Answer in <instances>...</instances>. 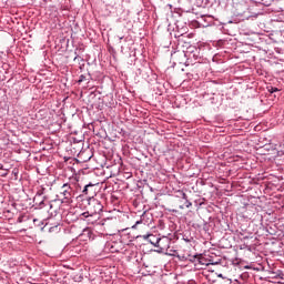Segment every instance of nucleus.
I'll use <instances>...</instances> for the list:
<instances>
[{
    "mask_svg": "<svg viewBox=\"0 0 284 284\" xmlns=\"http://www.w3.org/2000/svg\"><path fill=\"white\" fill-rule=\"evenodd\" d=\"M144 241H149L151 245H154V247H159L160 250H163V246L161 245V237H158L155 235L149 234L143 235Z\"/></svg>",
    "mask_w": 284,
    "mask_h": 284,
    "instance_id": "obj_1",
    "label": "nucleus"
},
{
    "mask_svg": "<svg viewBox=\"0 0 284 284\" xmlns=\"http://www.w3.org/2000/svg\"><path fill=\"white\" fill-rule=\"evenodd\" d=\"M60 194L63 195V199H70V196H72V186L68 183L63 184Z\"/></svg>",
    "mask_w": 284,
    "mask_h": 284,
    "instance_id": "obj_2",
    "label": "nucleus"
},
{
    "mask_svg": "<svg viewBox=\"0 0 284 284\" xmlns=\"http://www.w3.org/2000/svg\"><path fill=\"white\" fill-rule=\"evenodd\" d=\"M10 170L3 168V164H0V176H8Z\"/></svg>",
    "mask_w": 284,
    "mask_h": 284,
    "instance_id": "obj_3",
    "label": "nucleus"
},
{
    "mask_svg": "<svg viewBox=\"0 0 284 284\" xmlns=\"http://www.w3.org/2000/svg\"><path fill=\"white\" fill-rule=\"evenodd\" d=\"M94 207H95L94 214H99V212H102L103 210V206L99 202H95Z\"/></svg>",
    "mask_w": 284,
    "mask_h": 284,
    "instance_id": "obj_4",
    "label": "nucleus"
},
{
    "mask_svg": "<svg viewBox=\"0 0 284 284\" xmlns=\"http://www.w3.org/2000/svg\"><path fill=\"white\" fill-rule=\"evenodd\" d=\"M267 91L271 93V94H274V92H278V88L276 87H267Z\"/></svg>",
    "mask_w": 284,
    "mask_h": 284,
    "instance_id": "obj_5",
    "label": "nucleus"
},
{
    "mask_svg": "<svg viewBox=\"0 0 284 284\" xmlns=\"http://www.w3.org/2000/svg\"><path fill=\"white\" fill-rule=\"evenodd\" d=\"M81 216H83V219H90V216H92V213L90 214V212H84L81 214Z\"/></svg>",
    "mask_w": 284,
    "mask_h": 284,
    "instance_id": "obj_6",
    "label": "nucleus"
},
{
    "mask_svg": "<svg viewBox=\"0 0 284 284\" xmlns=\"http://www.w3.org/2000/svg\"><path fill=\"white\" fill-rule=\"evenodd\" d=\"M91 186H92V184L85 185L84 189H83V191H82L83 194H88V189L91 187Z\"/></svg>",
    "mask_w": 284,
    "mask_h": 284,
    "instance_id": "obj_7",
    "label": "nucleus"
},
{
    "mask_svg": "<svg viewBox=\"0 0 284 284\" xmlns=\"http://www.w3.org/2000/svg\"><path fill=\"white\" fill-rule=\"evenodd\" d=\"M139 224H141V221H138V222L135 223V225L132 226L133 230H134Z\"/></svg>",
    "mask_w": 284,
    "mask_h": 284,
    "instance_id": "obj_8",
    "label": "nucleus"
},
{
    "mask_svg": "<svg viewBox=\"0 0 284 284\" xmlns=\"http://www.w3.org/2000/svg\"><path fill=\"white\" fill-rule=\"evenodd\" d=\"M191 205H192V203L186 202L185 207H190Z\"/></svg>",
    "mask_w": 284,
    "mask_h": 284,
    "instance_id": "obj_9",
    "label": "nucleus"
},
{
    "mask_svg": "<svg viewBox=\"0 0 284 284\" xmlns=\"http://www.w3.org/2000/svg\"><path fill=\"white\" fill-rule=\"evenodd\" d=\"M183 199H187V195L185 193H183Z\"/></svg>",
    "mask_w": 284,
    "mask_h": 284,
    "instance_id": "obj_10",
    "label": "nucleus"
},
{
    "mask_svg": "<svg viewBox=\"0 0 284 284\" xmlns=\"http://www.w3.org/2000/svg\"><path fill=\"white\" fill-rule=\"evenodd\" d=\"M13 174H14V176H17V172L16 171H13Z\"/></svg>",
    "mask_w": 284,
    "mask_h": 284,
    "instance_id": "obj_11",
    "label": "nucleus"
}]
</instances>
